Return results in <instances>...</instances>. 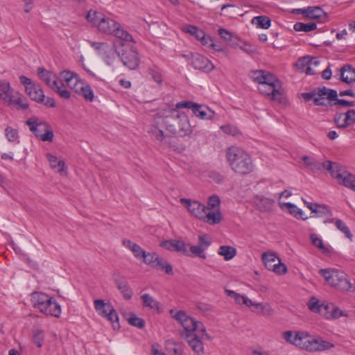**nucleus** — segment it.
<instances>
[{
	"instance_id": "8",
	"label": "nucleus",
	"mask_w": 355,
	"mask_h": 355,
	"mask_svg": "<svg viewBox=\"0 0 355 355\" xmlns=\"http://www.w3.org/2000/svg\"><path fill=\"white\" fill-rule=\"evenodd\" d=\"M118 56L123 65L130 70L136 69L140 63L139 53L132 47H125L121 51L118 52Z\"/></svg>"
},
{
	"instance_id": "56",
	"label": "nucleus",
	"mask_w": 355,
	"mask_h": 355,
	"mask_svg": "<svg viewBox=\"0 0 355 355\" xmlns=\"http://www.w3.org/2000/svg\"><path fill=\"white\" fill-rule=\"evenodd\" d=\"M5 135L9 141H15L18 138L17 130L10 126L5 129Z\"/></svg>"
},
{
	"instance_id": "35",
	"label": "nucleus",
	"mask_w": 355,
	"mask_h": 355,
	"mask_svg": "<svg viewBox=\"0 0 355 355\" xmlns=\"http://www.w3.org/2000/svg\"><path fill=\"white\" fill-rule=\"evenodd\" d=\"M153 267L161 270H164L166 273L168 275L173 274L172 266L158 255L155 259V263L153 264Z\"/></svg>"
},
{
	"instance_id": "52",
	"label": "nucleus",
	"mask_w": 355,
	"mask_h": 355,
	"mask_svg": "<svg viewBox=\"0 0 355 355\" xmlns=\"http://www.w3.org/2000/svg\"><path fill=\"white\" fill-rule=\"evenodd\" d=\"M53 90L64 99H69L71 97L70 92L64 87V85L61 82L58 83Z\"/></svg>"
},
{
	"instance_id": "40",
	"label": "nucleus",
	"mask_w": 355,
	"mask_h": 355,
	"mask_svg": "<svg viewBox=\"0 0 355 355\" xmlns=\"http://www.w3.org/2000/svg\"><path fill=\"white\" fill-rule=\"evenodd\" d=\"M82 87L83 88L79 89L78 92H77L76 94L84 97V98L86 101H90V102L93 101L94 98V92L92 91L90 85H88L87 83H83Z\"/></svg>"
},
{
	"instance_id": "39",
	"label": "nucleus",
	"mask_w": 355,
	"mask_h": 355,
	"mask_svg": "<svg viewBox=\"0 0 355 355\" xmlns=\"http://www.w3.org/2000/svg\"><path fill=\"white\" fill-rule=\"evenodd\" d=\"M144 306L155 309L159 312V303L149 294L145 293L141 296Z\"/></svg>"
},
{
	"instance_id": "64",
	"label": "nucleus",
	"mask_w": 355,
	"mask_h": 355,
	"mask_svg": "<svg viewBox=\"0 0 355 355\" xmlns=\"http://www.w3.org/2000/svg\"><path fill=\"white\" fill-rule=\"evenodd\" d=\"M209 177L216 184H222L224 182V177L216 171H211L209 174Z\"/></svg>"
},
{
	"instance_id": "48",
	"label": "nucleus",
	"mask_w": 355,
	"mask_h": 355,
	"mask_svg": "<svg viewBox=\"0 0 355 355\" xmlns=\"http://www.w3.org/2000/svg\"><path fill=\"white\" fill-rule=\"evenodd\" d=\"M113 35L121 39L123 42H132L133 43H135V41L134 40L132 35L129 33L121 28V26L120 27H118L115 33H114Z\"/></svg>"
},
{
	"instance_id": "33",
	"label": "nucleus",
	"mask_w": 355,
	"mask_h": 355,
	"mask_svg": "<svg viewBox=\"0 0 355 355\" xmlns=\"http://www.w3.org/2000/svg\"><path fill=\"white\" fill-rule=\"evenodd\" d=\"M94 303L96 311L103 317H105L113 307L110 304L105 303L103 300H95Z\"/></svg>"
},
{
	"instance_id": "4",
	"label": "nucleus",
	"mask_w": 355,
	"mask_h": 355,
	"mask_svg": "<svg viewBox=\"0 0 355 355\" xmlns=\"http://www.w3.org/2000/svg\"><path fill=\"white\" fill-rule=\"evenodd\" d=\"M323 167L330 173L333 178L336 180L338 184L355 191V175L349 173L345 167L335 162L325 161Z\"/></svg>"
},
{
	"instance_id": "51",
	"label": "nucleus",
	"mask_w": 355,
	"mask_h": 355,
	"mask_svg": "<svg viewBox=\"0 0 355 355\" xmlns=\"http://www.w3.org/2000/svg\"><path fill=\"white\" fill-rule=\"evenodd\" d=\"M335 225L340 231L345 234L347 238H348L350 241H352L353 235L350 232L349 227L344 222H343L340 219H338L335 222Z\"/></svg>"
},
{
	"instance_id": "27",
	"label": "nucleus",
	"mask_w": 355,
	"mask_h": 355,
	"mask_svg": "<svg viewBox=\"0 0 355 355\" xmlns=\"http://www.w3.org/2000/svg\"><path fill=\"white\" fill-rule=\"evenodd\" d=\"M279 207L282 209H284V207H286L288 209L289 213L297 219H302L303 220L308 219V217H304L303 211L300 209H299L295 205L291 202H281L279 200Z\"/></svg>"
},
{
	"instance_id": "16",
	"label": "nucleus",
	"mask_w": 355,
	"mask_h": 355,
	"mask_svg": "<svg viewBox=\"0 0 355 355\" xmlns=\"http://www.w3.org/2000/svg\"><path fill=\"white\" fill-rule=\"evenodd\" d=\"M307 336L308 333L304 331H295V336L291 331H286L283 334V338L286 342L295 345L300 349H302L304 340Z\"/></svg>"
},
{
	"instance_id": "6",
	"label": "nucleus",
	"mask_w": 355,
	"mask_h": 355,
	"mask_svg": "<svg viewBox=\"0 0 355 355\" xmlns=\"http://www.w3.org/2000/svg\"><path fill=\"white\" fill-rule=\"evenodd\" d=\"M30 130L37 138L43 141H52L54 134L50 125L38 118L33 117L28 119L26 122Z\"/></svg>"
},
{
	"instance_id": "36",
	"label": "nucleus",
	"mask_w": 355,
	"mask_h": 355,
	"mask_svg": "<svg viewBox=\"0 0 355 355\" xmlns=\"http://www.w3.org/2000/svg\"><path fill=\"white\" fill-rule=\"evenodd\" d=\"M262 260L265 264V266L269 270H272L275 264L277 263V259L275 254L270 252L263 253Z\"/></svg>"
},
{
	"instance_id": "61",
	"label": "nucleus",
	"mask_w": 355,
	"mask_h": 355,
	"mask_svg": "<svg viewBox=\"0 0 355 355\" xmlns=\"http://www.w3.org/2000/svg\"><path fill=\"white\" fill-rule=\"evenodd\" d=\"M218 32L221 38H223L227 43H230L233 37V35L231 32L223 28H219Z\"/></svg>"
},
{
	"instance_id": "23",
	"label": "nucleus",
	"mask_w": 355,
	"mask_h": 355,
	"mask_svg": "<svg viewBox=\"0 0 355 355\" xmlns=\"http://www.w3.org/2000/svg\"><path fill=\"white\" fill-rule=\"evenodd\" d=\"M202 334H195L192 337L187 338L189 346L198 354L202 355L204 354V344L201 339Z\"/></svg>"
},
{
	"instance_id": "43",
	"label": "nucleus",
	"mask_w": 355,
	"mask_h": 355,
	"mask_svg": "<svg viewBox=\"0 0 355 355\" xmlns=\"http://www.w3.org/2000/svg\"><path fill=\"white\" fill-rule=\"evenodd\" d=\"M344 119L342 121L340 128H345L355 123V110H349L347 112L343 113Z\"/></svg>"
},
{
	"instance_id": "34",
	"label": "nucleus",
	"mask_w": 355,
	"mask_h": 355,
	"mask_svg": "<svg viewBox=\"0 0 355 355\" xmlns=\"http://www.w3.org/2000/svg\"><path fill=\"white\" fill-rule=\"evenodd\" d=\"M218 253L223 256L225 261H229L236 256V249L230 245H222L219 248Z\"/></svg>"
},
{
	"instance_id": "54",
	"label": "nucleus",
	"mask_w": 355,
	"mask_h": 355,
	"mask_svg": "<svg viewBox=\"0 0 355 355\" xmlns=\"http://www.w3.org/2000/svg\"><path fill=\"white\" fill-rule=\"evenodd\" d=\"M310 239L312 244L316 248L322 250L323 252L329 251V249L324 246L322 240L319 238L316 234H311L310 235Z\"/></svg>"
},
{
	"instance_id": "28",
	"label": "nucleus",
	"mask_w": 355,
	"mask_h": 355,
	"mask_svg": "<svg viewBox=\"0 0 355 355\" xmlns=\"http://www.w3.org/2000/svg\"><path fill=\"white\" fill-rule=\"evenodd\" d=\"M221 220L222 215L220 211L217 210L214 211H211V209H208L206 211V213L202 220L210 225H216L219 223Z\"/></svg>"
},
{
	"instance_id": "14",
	"label": "nucleus",
	"mask_w": 355,
	"mask_h": 355,
	"mask_svg": "<svg viewBox=\"0 0 355 355\" xmlns=\"http://www.w3.org/2000/svg\"><path fill=\"white\" fill-rule=\"evenodd\" d=\"M188 245L189 244L185 243L184 241L176 239L163 241L160 243L161 247L169 251L180 252L184 256L189 257L190 252L187 249Z\"/></svg>"
},
{
	"instance_id": "1",
	"label": "nucleus",
	"mask_w": 355,
	"mask_h": 355,
	"mask_svg": "<svg viewBox=\"0 0 355 355\" xmlns=\"http://www.w3.org/2000/svg\"><path fill=\"white\" fill-rule=\"evenodd\" d=\"M162 127L176 137H184L192 132L188 116L177 109L163 110L154 116L153 123L148 132L161 144L166 143L167 137Z\"/></svg>"
},
{
	"instance_id": "5",
	"label": "nucleus",
	"mask_w": 355,
	"mask_h": 355,
	"mask_svg": "<svg viewBox=\"0 0 355 355\" xmlns=\"http://www.w3.org/2000/svg\"><path fill=\"white\" fill-rule=\"evenodd\" d=\"M174 318L184 329L186 338H189L197 333L202 334V338H206L208 340L211 338L207 333L204 324L194 318L188 316L184 311H180L177 312Z\"/></svg>"
},
{
	"instance_id": "59",
	"label": "nucleus",
	"mask_w": 355,
	"mask_h": 355,
	"mask_svg": "<svg viewBox=\"0 0 355 355\" xmlns=\"http://www.w3.org/2000/svg\"><path fill=\"white\" fill-rule=\"evenodd\" d=\"M272 271H274L278 275H282L286 273L287 268L284 263H282L279 259H277V263L275 264Z\"/></svg>"
},
{
	"instance_id": "42",
	"label": "nucleus",
	"mask_w": 355,
	"mask_h": 355,
	"mask_svg": "<svg viewBox=\"0 0 355 355\" xmlns=\"http://www.w3.org/2000/svg\"><path fill=\"white\" fill-rule=\"evenodd\" d=\"M252 22L255 24L258 27L264 29L268 28L271 25V21L270 18L264 15L254 17L252 19Z\"/></svg>"
},
{
	"instance_id": "24",
	"label": "nucleus",
	"mask_w": 355,
	"mask_h": 355,
	"mask_svg": "<svg viewBox=\"0 0 355 355\" xmlns=\"http://www.w3.org/2000/svg\"><path fill=\"white\" fill-rule=\"evenodd\" d=\"M257 208L261 212H268L272 209L274 200L264 197L257 196L254 199Z\"/></svg>"
},
{
	"instance_id": "25",
	"label": "nucleus",
	"mask_w": 355,
	"mask_h": 355,
	"mask_svg": "<svg viewBox=\"0 0 355 355\" xmlns=\"http://www.w3.org/2000/svg\"><path fill=\"white\" fill-rule=\"evenodd\" d=\"M340 80L347 84L355 83V68L350 64H345L340 69Z\"/></svg>"
},
{
	"instance_id": "3",
	"label": "nucleus",
	"mask_w": 355,
	"mask_h": 355,
	"mask_svg": "<svg viewBox=\"0 0 355 355\" xmlns=\"http://www.w3.org/2000/svg\"><path fill=\"white\" fill-rule=\"evenodd\" d=\"M319 273L325 281L341 292H355V280L350 279L343 271L338 270L320 269Z\"/></svg>"
},
{
	"instance_id": "20",
	"label": "nucleus",
	"mask_w": 355,
	"mask_h": 355,
	"mask_svg": "<svg viewBox=\"0 0 355 355\" xmlns=\"http://www.w3.org/2000/svg\"><path fill=\"white\" fill-rule=\"evenodd\" d=\"M308 306L311 311L318 313L325 318H329L327 311L330 307H332V306L329 305L328 303L320 304L319 301L315 297H311L308 303Z\"/></svg>"
},
{
	"instance_id": "38",
	"label": "nucleus",
	"mask_w": 355,
	"mask_h": 355,
	"mask_svg": "<svg viewBox=\"0 0 355 355\" xmlns=\"http://www.w3.org/2000/svg\"><path fill=\"white\" fill-rule=\"evenodd\" d=\"M302 98L306 101H309L313 99L314 104L315 105L327 106V104L322 100V98L317 97L316 90L314 89L311 92H304L302 94Z\"/></svg>"
},
{
	"instance_id": "45",
	"label": "nucleus",
	"mask_w": 355,
	"mask_h": 355,
	"mask_svg": "<svg viewBox=\"0 0 355 355\" xmlns=\"http://www.w3.org/2000/svg\"><path fill=\"white\" fill-rule=\"evenodd\" d=\"M313 213L316 214L318 217L332 216L329 207L322 204L317 203L315 208L313 209Z\"/></svg>"
},
{
	"instance_id": "7",
	"label": "nucleus",
	"mask_w": 355,
	"mask_h": 355,
	"mask_svg": "<svg viewBox=\"0 0 355 355\" xmlns=\"http://www.w3.org/2000/svg\"><path fill=\"white\" fill-rule=\"evenodd\" d=\"M19 80L24 85L26 94L32 100L37 103H42L44 101V93L40 85H35L31 78L23 75L19 76Z\"/></svg>"
},
{
	"instance_id": "53",
	"label": "nucleus",
	"mask_w": 355,
	"mask_h": 355,
	"mask_svg": "<svg viewBox=\"0 0 355 355\" xmlns=\"http://www.w3.org/2000/svg\"><path fill=\"white\" fill-rule=\"evenodd\" d=\"M186 31L192 35H194L198 40L205 39V32L196 26L193 25H189L187 27Z\"/></svg>"
},
{
	"instance_id": "21",
	"label": "nucleus",
	"mask_w": 355,
	"mask_h": 355,
	"mask_svg": "<svg viewBox=\"0 0 355 355\" xmlns=\"http://www.w3.org/2000/svg\"><path fill=\"white\" fill-rule=\"evenodd\" d=\"M116 55H118V52L114 45H110L109 44H106L103 50L101 51L99 55H101L105 63L107 65H111L113 64L115 60Z\"/></svg>"
},
{
	"instance_id": "47",
	"label": "nucleus",
	"mask_w": 355,
	"mask_h": 355,
	"mask_svg": "<svg viewBox=\"0 0 355 355\" xmlns=\"http://www.w3.org/2000/svg\"><path fill=\"white\" fill-rule=\"evenodd\" d=\"M113 35L121 39L123 42H132L133 43H135V41L134 40L132 35L129 33L121 28V26L120 27H118L115 33H114Z\"/></svg>"
},
{
	"instance_id": "31",
	"label": "nucleus",
	"mask_w": 355,
	"mask_h": 355,
	"mask_svg": "<svg viewBox=\"0 0 355 355\" xmlns=\"http://www.w3.org/2000/svg\"><path fill=\"white\" fill-rule=\"evenodd\" d=\"M306 18L309 19H321L327 18V13L320 6H309L307 7Z\"/></svg>"
},
{
	"instance_id": "60",
	"label": "nucleus",
	"mask_w": 355,
	"mask_h": 355,
	"mask_svg": "<svg viewBox=\"0 0 355 355\" xmlns=\"http://www.w3.org/2000/svg\"><path fill=\"white\" fill-rule=\"evenodd\" d=\"M261 306V309L259 311V315L264 316H270L273 314V309L268 303H263V305H259Z\"/></svg>"
},
{
	"instance_id": "17",
	"label": "nucleus",
	"mask_w": 355,
	"mask_h": 355,
	"mask_svg": "<svg viewBox=\"0 0 355 355\" xmlns=\"http://www.w3.org/2000/svg\"><path fill=\"white\" fill-rule=\"evenodd\" d=\"M114 282L124 299L130 300L132 298L133 291L125 277L116 275L114 278Z\"/></svg>"
},
{
	"instance_id": "18",
	"label": "nucleus",
	"mask_w": 355,
	"mask_h": 355,
	"mask_svg": "<svg viewBox=\"0 0 355 355\" xmlns=\"http://www.w3.org/2000/svg\"><path fill=\"white\" fill-rule=\"evenodd\" d=\"M37 74L40 79L44 81L51 89L58 84V76L55 73L46 70L44 67L37 69Z\"/></svg>"
},
{
	"instance_id": "58",
	"label": "nucleus",
	"mask_w": 355,
	"mask_h": 355,
	"mask_svg": "<svg viewBox=\"0 0 355 355\" xmlns=\"http://www.w3.org/2000/svg\"><path fill=\"white\" fill-rule=\"evenodd\" d=\"M157 257V254L156 253H150L145 252V254L143 255L142 259L143 261L145 263L153 267V264L155 263V259Z\"/></svg>"
},
{
	"instance_id": "13",
	"label": "nucleus",
	"mask_w": 355,
	"mask_h": 355,
	"mask_svg": "<svg viewBox=\"0 0 355 355\" xmlns=\"http://www.w3.org/2000/svg\"><path fill=\"white\" fill-rule=\"evenodd\" d=\"M60 77L65 81L67 85L76 93L78 92L83 87L84 82L78 73L71 71H61Z\"/></svg>"
},
{
	"instance_id": "2",
	"label": "nucleus",
	"mask_w": 355,
	"mask_h": 355,
	"mask_svg": "<svg viewBox=\"0 0 355 355\" xmlns=\"http://www.w3.org/2000/svg\"><path fill=\"white\" fill-rule=\"evenodd\" d=\"M226 157L232 170L237 173L246 175L253 169L250 155L241 148L235 146L227 148Z\"/></svg>"
},
{
	"instance_id": "49",
	"label": "nucleus",
	"mask_w": 355,
	"mask_h": 355,
	"mask_svg": "<svg viewBox=\"0 0 355 355\" xmlns=\"http://www.w3.org/2000/svg\"><path fill=\"white\" fill-rule=\"evenodd\" d=\"M105 318L112 323L114 329H119L120 324L119 322V316L116 310L112 309L109 311Z\"/></svg>"
},
{
	"instance_id": "37",
	"label": "nucleus",
	"mask_w": 355,
	"mask_h": 355,
	"mask_svg": "<svg viewBox=\"0 0 355 355\" xmlns=\"http://www.w3.org/2000/svg\"><path fill=\"white\" fill-rule=\"evenodd\" d=\"M46 157L51 168L57 169L58 172L62 174L64 172L65 166L64 162L62 160H58L57 157L53 156L49 153L46 155Z\"/></svg>"
},
{
	"instance_id": "44",
	"label": "nucleus",
	"mask_w": 355,
	"mask_h": 355,
	"mask_svg": "<svg viewBox=\"0 0 355 355\" xmlns=\"http://www.w3.org/2000/svg\"><path fill=\"white\" fill-rule=\"evenodd\" d=\"M293 28L295 31L310 32L317 28V24L314 22L304 24L302 22H297L294 24Z\"/></svg>"
},
{
	"instance_id": "41",
	"label": "nucleus",
	"mask_w": 355,
	"mask_h": 355,
	"mask_svg": "<svg viewBox=\"0 0 355 355\" xmlns=\"http://www.w3.org/2000/svg\"><path fill=\"white\" fill-rule=\"evenodd\" d=\"M302 160L304 163V164L309 167L312 171H320L321 170V168H324L323 167V164H324V162L322 164H321L320 162H318L317 160L309 157V156H304L302 157Z\"/></svg>"
},
{
	"instance_id": "46",
	"label": "nucleus",
	"mask_w": 355,
	"mask_h": 355,
	"mask_svg": "<svg viewBox=\"0 0 355 355\" xmlns=\"http://www.w3.org/2000/svg\"><path fill=\"white\" fill-rule=\"evenodd\" d=\"M329 305H331L332 307H330L327 311L328 318H334L337 319L341 316L348 317V313L343 311L338 307L335 306L333 304L329 303Z\"/></svg>"
},
{
	"instance_id": "11",
	"label": "nucleus",
	"mask_w": 355,
	"mask_h": 355,
	"mask_svg": "<svg viewBox=\"0 0 355 355\" xmlns=\"http://www.w3.org/2000/svg\"><path fill=\"white\" fill-rule=\"evenodd\" d=\"M211 244V239L207 234H202L198 236V244L197 245H190L189 252L190 256L198 257L201 259H205L207 258L205 250Z\"/></svg>"
},
{
	"instance_id": "30",
	"label": "nucleus",
	"mask_w": 355,
	"mask_h": 355,
	"mask_svg": "<svg viewBox=\"0 0 355 355\" xmlns=\"http://www.w3.org/2000/svg\"><path fill=\"white\" fill-rule=\"evenodd\" d=\"M209 110V113H207L205 110H203V107L201 105L196 103L194 108L193 109V113L198 117L201 119H211L213 118L215 112L211 110L206 107Z\"/></svg>"
},
{
	"instance_id": "12",
	"label": "nucleus",
	"mask_w": 355,
	"mask_h": 355,
	"mask_svg": "<svg viewBox=\"0 0 355 355\" xmlns=\"http://www.w3.org/2000/svg\"><path fill=\"white\" fill-rule=\"evenodd\" d=\"M180 202L184 205L188 211L196 218L202 220L206 211L209 209L207 207L196 200H191L187 198H181Z\"/></svg>"
},
{
	"instance_id": "9",
	"label": "nucleus",
	"mask_w": 355,
	"mask_h": 355,
	"mask_svg": "<svg viewBox=\"0 0 355 355\" xmlns=\"http://www.w3.org/2000/svg\"><path fill=\"white\" fill-rule=\"evenodd\" d=\"M266 78L263 80V85L259 87V90L261 94L267 96H272V100H277V96H279V89L276 88L275 83L278 82L276 76L269 72H264Z\"/></svg>"
},
{
	"instance_id": "63",
	"label": "nucleus",
	"mask_w": 355,
	"mask_h": 355,
	"mask_svg": "<svg viewBox=\"0 0 355 355\" xmlns=\"http://www.w3.org/2000/svg\"><path fill=\"white\" fill-rule=\"evenodd\" d=\"M264 72L265 71L262 70L252 71V78L255 82L260 84V85H263V80L266 78Z\"/></svg>"
},
{
	"instance_id": "57",
	"label": "nucleus",
	"mask_w": 355,
	"mask_h": 355,
	"mask_svg": "<svg viewBox=\"0 0 355 355\" xmlns=\"http://www.w3.org/2000/svg\"><path fill=\"white\" fill-rule=\"evenodd\" d=\"M33 342L37 347H41L43 345L44 335L42 330L37 329L33 334Z\"/></svg>"
},
{
	"instance_id": "55",
	"label": "nucleus",
	"mask_w": 355,
	"mask_h": 355,
	"mask_svg": "<svg viewBox=\"0 0 355 355\" xmlns=\"http://www.w3.org/2000/svg\"><path fill=\"white\" fill-rule=\"evenodd\" d=\"M130 324L142 329L145 326V321L142 318L137 317L135 315L132 314L128 319Z\"/></svg>"
},
{
	"instance_id": "62",
	"label": "nucleus",
	"mask_w": 355,
	"mask_h": 355,
	"mask_svg": "<svg viewBox=\"0 0 355 355\" xmlns=\"http://www.w3.org/2000/svg\"><path fill=\"white\" fill-rule=\"evenodd\" d=\"M220 203V198L218 196L214 195L209 197L208 200V206L207 208H209V209H212L216 208V207H219Z\"/></svg>"
},
{
	"instance_id": "22",
	"label": "nucleus",
	"mask_w": 355,
	"mask_h": 355,
	"mask_svg": "<svg viewBox=\"0 0 355 355\" xmlns=\"http://www.w3.org/2000/svg\"><path fill=\"white\" fill-rule=\"evenodd\" d=\"M40 311L46 315L59 318L61 314V307L60 305L51 297L46 305L44 306V309H42Z\"/></svg>"
},
{
	"instance_id": "29",
	"label": "nucleus",
	"mask_w": 355,
	"mask_h": 355,
	"mask_svg": "<svg viewBox=\"0 0 355 355\" xmlns=\"http://www.w3.org/2000/svg\"><path fill=\"white\" fill-rule=\"evenodd\" d=\"M316 90L317 97L321 98L323 99V96H326L327 98L331 101L336 99L338 96L337 91L332 89H329L324 86L318 87Z\"/></svg>"
},
{
	"instance_id": "10",
	"label": "nucleus",
	"mask_w": 355,
	"mask_h": 355,
	"mask_svg": "<svg viewBox=\"0 0 355 355\" xmlns=\"http://www.w3.org/2000/svg\"><path fill=\"white\" fill-rule=\"evenodd\" d=\"M334 347V345L323 340L320 337L313 338L308 334L307 338L304 340L302 349L309 352L323 351Z\"/></svg>"
},
{
	"instance_id": "19",
	"label": "nucleus",
	"mask_w": 355,
	"mask_h": 355,
	"mask_svg": "<svg viewBox=\"0 0 355 355\" xmlns=\"http://www.w3.org/2000/svg\"><path fill=\"white\" fill-rule=\"evenodd\" d=\"M118 27H120V24L109 17H105L104 16V17L102 18L98 24V29L99 31L105 34L113 35Z\"/></svg>"
},
{
	"instance_id": "15",
	"label": "nucleus",
	"mask_w": 355,
	"mask_h": 355,
	"mask_svg": "<svg viewBox=\"0 0 355 355\" xmlns=\"http://www.w3.org/2000/svg\"><path fill=\"white\" fill-rule=\"evenodd\" d=\"M191 64L195 69L208 73L214 70V64L205 56L200 54H193Z\"/></svg>"
},
{
	"instance_id": "32",
	"label": "nucleus",
	"mask_w": 355,
	"mask_h": 355,
	"mask_svg": "<svg viewBox=\"0 0 355 355\" xmlns=\"http://www.w3.org/2000/svg\"><path fill=\"white\" fill-rule=\"evenodd\" d=\"M225 293L227 295L234 299L235 302L240 305H245L248 306L249 304H252V300L249 299L247 296L240 295L234 291L225 290Z\"/></svg>"
},
{
	"instance_id": "50",
	"label": "nucleus",
	"mask_w": 355,
	"mask_h": 355,
	"mask_svg": "<svg viewBox=\"0 0 355 355\" xmlns=\"http://www.w3.org/2000/svg\"><path fill=\"white\" fill-rule=\"evenodd\" d=\"M103 17H104L103 14L93 10H89L87 15V20L98 28V24Z\"/></svg>"
},
{
	"instance_id": "26",
	"label": "nucleus",
	"mask_w": 355,
	"mask_h": 355,
	"mask_svg": "<svg viewBox=\"0 0 355 355\" xmlns=\"http://www.w3.org/2000/svg\"><path fill=\"white\" fill-rule=\"evenodd\" d=\"M51 299V297L43 293L35 292L32 294L33 306L40 309V311H41L42 309H44V306L46 305Z\"/></svg>"
}]
</instances>
